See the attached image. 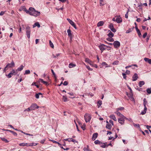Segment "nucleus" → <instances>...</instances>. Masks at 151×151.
<instances>
[{
    "label": "nucleus",
    "mask_w": 151,
    "mask_h": 151,
    "mask_svg": "<svg viewBox=\"0 0 151 151\" xmlns=\"http://www.w3.org/2000/svg\"><path fill=\"white\" fill-rule=\"evenodd\" d=\"M26 35L28 38L30 37L31 30L30 27L29 26H27L26 27Z\"/></svg>",
    "instance_id": "nucleus-1"
},
{
    "label": "nucleus",
    "mask_w": 151,
    "mask_h": 151,
    "mask_svg": "<svg viewBox=\"0 0 151 151\" xmlns=\"http://www.w3.org/2000/svg\"><path fill=\"white\" fill-rule=\"evenodd\" d=\"M84 117L85 121L86 122H89L91 119V115L87 113L85 114Z\"/></svg>",
    "instance_id": "nucleus-2"
},
{
    "label": "nucleus",
    "mask_w": 151,
    "mask_h": 151,
    "mask_svg": "<svg viewBox=\"0 0 151 151\" xmlns=\"http://www.w3.org/2000/svg\"><path fill=\"white\" fill-rule=\"evenodd\" d=\"M16 71L13 69L9 73L8 75H6V76H7L8 78H10L12 77V76L14 75H16L17 73H16Z\"/></svg>",
    "instance_id": "nucleus-3"
},
{
    "label": "nucleus",
    "mask_w": 151,
    "mask_h": 151,
    "mask_svg": "<svg viewBox=\"0 0 151 151\" xmlns=\"http://www.w3.org/2000/svg\"><path fill=\"white\" fill-rule=\"evenodd\" d=\"M113 45L115 48H117L119 47L120 45V42L117 41H114L113 43Z\"/></svg>",
    "instance_id": "nucleus-4"
},
{
    "label": "nucleus",
    "mask_w": 151,
    "mask_h": 151,
    "mask_svg": "<svg viewBox=\"0 0 151 151\" xmlns=\"http://www.w3.org/2000/svg\"><path fill=\"white\" fill-rule=\"evenodd\" d=\"M67 20L76 29H77L76 26L74 23L70 19L67 18Z\"/></svg>",
    "instance_id": "nucleus-5"
},
{
    "label": "nucleus",
    "mask_w": 151,
    "mask_h": 151,
    "mask_svg": "<svg viewBox=\"0 0 151 151\" xmlns=\"http://www.w3.org/2000/svg\"><path fill=\"white\" fill-rule=\"evenodd\" d=\"M126 117H121V118L118 119V121L119 123H120L121 124H123L124 122V119L126 118Z\"/></svg>",
    "instance_id": "nucleus-6"
},
{
    "label": "nucleus",
    "mask_w": 151,
    "mask_h": 151,
    "mask_svg": "<svg viewBox=\"0 0 151 151\" xmlns=\"http://www.w3.org/2000/svg\"><path fill=\"white\" fill-rule=\"evenodd\" d=\"M67 32L68 34V35L70 38V39L71 40V39H72L73 38V35L71 33V31L70 29H68L67 30Z\"/></svg>",
    "instance_id": "nucleus-7"
},
{
    "label": "nucleus",
    "mask_w": 151,
    "mask_h": 151,
    "mask_svg": "<svg viewBox=\"0 0 151 151\" xmlns=\"http://www.w3.org/2000/svg\"><path fill=\"white\" fill-rule=\"evenodd\" d=\"M30 107L31 109V110H34L36 108L38 109L39 107L36 104H32Z\"/></svg>",
    "instance_id": "nucleus-8"
},
{
    "label": "nucleus",
    "mask_w": 151,
    "mask_h": 151,
    "mask_svg": "<svg viewBox=\"0 0 151 151\" xmlns=\"http://www.w3.org/2000/svg\"><path fill=\"white\" fill-rule=\"evenodd\" d=\"M37 12L38 13V14H36V15L34 14H35V13H33V12L30 11H29L28 14H29L31 15L34 16L35 17H37V16H39L40 14V12L37 11Z\"/></svg>",
    "instance_id": "nucleus-9"
},
{
    "label": "nucleus",
    "mask_w": 151,
    "mask_h": 151,
    "mask_svg": "<svg viewBox=\"0 0 151 151\" xmlns=\"http://www.w3.org/2000/svg\"><path fill=\"white\" fill-rule=\"evenodd\" d=\"M116 21L117 23H120L122 22V19L120 16H119L116 19Z\"/></svg>",
    "instance_id": "nucleus-10"
},
{
    "label": "nucleus",
    "mask_w": 151,
    "mask_h": 151,
    "mask_svg": "<svg viewBox=\"0 0 151 151\" xmlns=\"http://www.w3.org/2000/svg\"><path fill=\"white\" fill-rule=\"evenodd\" d=\"M14 66V63L13 61H12L10 64L8 63L6 66V67H9L11 68Z\"/></svg>",
    "instance_id": "nucleus-11"
},
{
    "label": "nucleus",
    "mask_w": 151,
    "mask_h": 151,
    "mask_svg": "<svg viewBox=\"0 0 151 151\" xmlns=\"http://www.w3.org/2000/svg\"><path fill=\"white\" fill-rule=\"evenodd\" d=\"M137 78L138 76L137 74L136 73H134L132 77V81H135L137 79Z\"/></svg>",
    "instance_id": "nucleus-12"
},
{
    "label": "nucleus",
    "mask_w": 151,
    "mask_h": 151,
    "mask_svg": "<svg viewBox=\"0 0 151 151\" xmlns=\"http://www.w3.org/2000/svg\"><path fill=\"white\" fill-rule=\"evenodd\" d=\"M98 135V134L97 133H94L92 136V139L93 140H94L97 138Z\"/></svg>",
    "instance_id": "nucleus-13"
},
{
    "label": "nucleus",
    "mask_w": 151,
    "mask_h": 151,
    "mask_svg": "<svg viewBox=\"0 0 151 151\" xmlns=\"http://www.w3.org/2000/svg\"><path fill=\"white\" fill-rule=\"evenodd\" d=\"M128 97H129L130 99L132 101H134V99L133 97V93L132 92L131 93H129L128 96Z\"/></svg>",
    "instance_id": "nucleus-14"
},
{
    "label": "nucleus",
    "mask_w": 151,
    "mask_h": 151,
    "mask_svg": "<svg viewBox=\"0 0 151 151\" xmlns=\"http://www.w3.org/2000/svg\"><path fill=\"white\" fill-rule=\"evenodd\" d=\"M144 60L146 62L150 64H151V59H150L148 58H144Z\"/></svg>",
    "instance_id": "nucleus-15"
},
{
    "label": "nucleus",
    "mask_w": 151,
    "mask_h": 151,
    "mask_svg": "<svg viewBox=\"0 0 151 151\" xmlns=\"http://www.w3.org/2000/svg\"><path fill=\"white\" fill-rule=\"evenodd\" d=\"M115 114H116L118 116H119L121 117H124V116L122 114H121L118 111H116L114 113Z\"/></svg>",
    "instance_id": "nucleus-16"
},
{
    "label": "nucleus",
    "mask_w": 151,
    "mask_h": 151,
    "mask_svg": "<svg viewBox=\"0 0 151 151\" xmlns=\"http://www.w3.org/2000/svg\"><path fill=\"white\" fill-rule=\"evenodd\" d=\"M36 26H37L38 28H39L40 27V26L39 22H37L35 23L33 25V28H34Z\"/></svg>",
    "instance_id": "nucleus-17"
},
{
    "label": "nucleus",
    "mask_w": 151,
    "mask_h": 151,
    "mask_svg": "<svg viewBox=\"0 0 151 151\" xmlns=\"http://www.w3.org/2000/svg\"><path fill=\"white\" fill-rule=\"evenodd\" d=\"M109 117L110 118L113 119L114 121H116L117 119L115 116V115L114 114H112L110 115Z\"/></svg>",
    "instance_id": "nucleus-18"
},
{
    "label": "nucleus",
    "mask_w": 151,
    "mask_h": 151,
    "mask_svg": "<svg viewBox=\"0 0 151 151\" xmlns=\"http://www.w3.org/2000/svg\"><path fill=\"white\" fill-rule=\"evenodd\" d=\"M104 44H102L101 45L99 46L100 49L101 51L102 52L105 50V48L104 47Z\"/></svg>",
    "instance_id": "nucleus-19"
},
{
    "label": "nucleus",
    "mask_w": 151,
    "mask_h": 151,
    "mask_svg": "<svg viewBox=\"0 0 151 151\" xmlns=\"http://www.w3.org/2000/svg\"><path fill=\"white\" fill-rule=\"evenodd\" d=\"M135 29H136V30L138 33V35L139 36H141V34L140 32V31H139V30L138 29V28L137 26H135Z\"/></svg>",
    "instance_id": "nucleus-20"
},
{
    "label": "nucleus",
    "mask_w": 151,
    "mask_h": 151,
    "mask_svg": "<svg viewBox=\"0 0 151 151\" xmlns=\"http://www.w3.org/2000/svg\"><path fill=\"white\" fill-rule=\"evenodd\" d=\"M29 11H30L31 12H32L35 13V12H37V11H36L35 9L32 7H30L29 9Z\"/></svg>",
    "instance_id": "nucleus-21"
},
{
    "label": "nucleus",
    "mask_w": 151,
    "mask_h": 151,
    "mask_svg": "<svg viewBox=\"0 0 151 151\" xmlns=\"http://www.w3.org/2000/svg\"><path fill=\"white\" fill-rule=\"evenodd\" d=\"M104 24V22L103 21H101L99 22L97 24V26L100 27L102 26Z\"/></svg>",
    "instance_id": "nucleus-22"
},
{
    "label": "nucleus",
    "mask_w": 151,
    "mask_h": 151,
    "mask_svg": "<svg viewBox=\"0 0 151 151\" xmlns=\"http://www.w3.org/2000/svg\"><path fill=\"white\" fill-rule=\"evenodd\" d=\"M23 68L24 66L21 65L16 70V71H21L23 70Z\"/></svg>",
    "instance_id": "nucleus-23"
},
{
    "label": "nucleus",
    "mask_w": 151,
    "mask_h": 151,
    "mask_svg": "<svg viewBox=\"0 0 151 151\" xmlns=\"http://www.w3.org/2000/svg\"><path fill=\"white\" fill-rule=\"evenodd\" d=\"M85 61L88 63L90 65H92V62L88 58H86V59Z\"/></svg>",
    "instance_id": "nucleus-24"
},
{
    "label": "nucleus",
    "mask_w": 151,
    "mask_h": 151,
    "mask_svg": "<svg viewBox=\"0 0 151 151\" xmlns=\"http://www.w3.org/2000/svg\"><path fill=\"white\" fill-rule=\"evenodd\" d=\"M145 84V82L143 81H140L139 82V85L140 87H142L143 85Z\"/></svg>",
    "instance_id": "nucleus-25"
},
{
    "label": "nucleus",
    "mask_w": 151,
    "mask_h": 151,
    "mask_svg": "<svg viewBox=\"0 0 151 151\" xmlns=\"http://www.w3.org/2000/svg\"><path fill=\"white\" fill-rule=\"evenodd\" d=\"M147 110V108H144V110L141 112V114L144 115L145 114Z\"/></svg>",
    "instance_id": "nucleus-26"
},
{
    "label": "nucleus",
    "mask_w": 151,
    "mask_h": 151,
    "mask_svg": "<svg viewBox=\"0 0 151 151\" xmlns=\"http://www.w3.org/2000/svg\"><path fill=\"white\" fill-rule=\"evenodd\" d=\"M76 66V65L75 64H73L72 63H70L69 65V67L70 68L75 67Z\"/></svg>",
    "instance_id": "nucleus-27"
},
{
    "label": "nucleus",
    "mask_w": 151,
    "mask_h": 151,
    "mask_svg": "<svg viewBox=\"0 0 151 151\" xmlns=\"http://www.w3.org/2000/svg\"><path fill=\"white\" fill-rule=\"evenodd\" d=\"M62 99H63V100L64 102H66L68 101V99L67 98V97L65 96H63Z\"/></svg>",
    "instance_id": "nucleus-28"
},
{
    "label": "nucleus",
    "mask_w": 151,
    "mask_h": 151,
    "mask_svg": "<svg viewBox=\"0 0 151 151\" xmlns=\"http://www.w3.org/2000/svg\"><path fill=\"white\" fill-rule=\"evenodd\" d=\"M106 127L108 129H110L111 128L112 126L110 124H107Z\"/></svg>",
    "instance_id": "nucleus-29"
},
{
    "label": "nucleus",
    "mask_w": 151,
    "mask_h": 151,
    "mask_svg": "<svg viewBox=\"0 0 151 151\" xmlns=\"http://www.w3.org/2000/svg\"><path fill=\"white\" fill-rule=\"evenodd\" d=\"M68 142H74V143H75V142H78L77 141H76V140L74 139H73L72 138H69Z\"/></svg>",
    "instance_id": "nucleus-30"
},
{
    "label": "nucleus",
    "mask_w": 151,
    "mask_h": 151,
    "mask_svg": "<svg viewBox=\"0 0 151 151\" xmlns=\"http://www.w3.org/2000/svg\"><path fill=\"white\" fill-rule=\"evenodd\" d=\"M108 36L110 37H112L114 36V34L111 31L108 34Z\"/></svg>",
    "instance_id": "nucleus-31"
},
{
    "label": "nucleus",
    "mask_w": 151,
    "mask_h": 151,
    "mask_svg": "<svg viewBox=\"0 0 151 151\" xmlns=\"http://www.w3.org/2000/svg\"><path fill=\"white\" fill-rule=\"evenodd\" d=\"M143 101H144L143 104H144V108H147L146 106V105L147 103V101L145 99H144Z\"/></svg>",
    "instance_id": "nucleus-32"
},
{
    "label": "nucleus",
    "mask_w": 151,
    "mask_h": 151,
    "mask_svg": "<svg viewBox=\"0 0 151 151\" xmlns=\"http://www.w3.org/2000/svg\"><path fill=\"white\" fill-rule=\"evenodd\" d=\"M88 145L87 146V147H85L83 148V150L84 151H91L89 149Z\"/></svg>",
    "instance_id": "nucleus-33"
},
{
    "label": "nucleus",
    "mask_w": 151,
    "mask_h": 151,
    "mask_svg": "<svg viewBox=\"0 0 151 151\" xmlns=\"http://www.w3.org/2000/svg\"><path fill=\"white\" fill-rule=\"evenodd\" d=\"M51 72H52L53 75L54 76V77L55 78V81H56V80H57V77L56 76L55 74V73L54 72L53 70L52 69H51Z\"/></svg>",
    "instance_id": "nucleus-34"
},
{
    "label": "nucleus",
    "mask_w": 151,
    "mask_h": 151,
    "mask_svg": "<svg viewBox=\"0 0 151 151\" xmlns=\"http://www.w3.org/2000/svg\"><path fill=\"white\" fill-rule=\"evenodd\" d=\"M94 143L96 144H99L100 145L101 144V142L99 140H96L94 141Z\"/></svg>",
    "instance_id": "nucleus-35"
},
{
    "label": "nucleus",
    "mask_w": 151,
    "mask_h": 151,
    "mask_svg": "<svg viewBox=\"0 0 151 151\" xmlns=\"http://www.w3.org/2000/svg\"><path fill=\"white\" fill-rule=\"evenodd\" d=\"M102 104V101H99L98 102V107L99 108Z\"/></svg>",
    "instance_id": "nucleus-36"
},
{
    "label": "nucleus",
    "mask_w": 151,
    "mask_h": 151,
    "mask_svg": "<svg viewBox=\"0 0 151 151\" xmlns=\"http://www.w3.org/2000/svg\"><path fill=\"white\" fill-rule=\"evenodd\" d=\"M1 138L2 141L5 142L6 143H7L9 142V141L6 139L4 137H1Z\"/></svg>",
    "instance_id": "nucleus-37"
},
{
    "label": "nucleus",
    "mask_w": 151,
    "mask_h": 151,
    "mask_svg": "<svg viewBox=\"0 0 151 151\" xmlns=\"http://www.w3.org/2000/svg\"><path fill=\"white\" fill-rule=\"evenodd\" d=\"M107 40L110 42H113L114 41V40L113 39L110 37L109 38H107Z\"/></svg>",
    "instance_id": "nucleus-38"
},
{
    "label": "nucleus",
    "mask_w": 151,
    "mask_h": 151,
    "mask_svg": "<svg viewBox=\"0 0 151 151\" xmlns=\"http://www.w3.org/2000/svg\"><path fill=\"white\" fill-rule=\"evenodd\" d=\"M30 72L29 70H25V73H24V75L26 74H30Z\"/></svg>",
    "instance_id": "nucleus-39"
},
{
    "label": "nucleus",
    "mask_w": 151,
    "mask_h": 151,
    "mask_svg": "<svg viewBox=\"0 0 151 151\" xmlns=\"http://www.w3.org/2000/svg\"><path fill=\"white\" fill-rule=\"evenodd\" d=\"M124 109V107H121L119 108H117L116 109V110L119 111V110H122Z\"/></svg>",
    "instance_id": "nucleus-40"
},
{
    "label": "nucleus",
    "mask_w": 151,
    "mask_h": 151,
    "mask_svg": "<svg viewBox=\"0 0 151 151\" xmlns=\"http://www.w3.org/2000/svg\"><path fill=\"white\" fill-rule=\"evenodd\" d=\"M37 145V143H32L29 144L30 146H35Z\"/></svg>",
    "instance_id": "nucleus-41"
},
{
    "label": "nucleus",
    "mask_w": 151,
    "mask_h": 151,
    "mask_svg": "<svg viewBox=\"0 0 151 151\" xmlns=\"http://www.w3.org/2000/svg\"><path fill=\"white\" fill-rule=\"evenodd\" d=\"M49 44L50 46L52 48H53L54 47V45L51 42L50 40L49 41Z\"/></svg>",
    "instance_id": "nucleus-42"
},
{
    "label": "nucleus",
    "mask_w": 151,
    "mask_h": 151,
    "mask_svg": "<svg viewBox=\"0 0 151 151\" xmlns=\"http://www.w3.org/2000/svg\"><path fill=\"white\" fill-rule=\"evenodd\" d=\"M119 61L118 60H116L113 62L112 64L113 65H118L119 63Z\"/></svg>",
    "instance_id": "nucleus-43"
},
{
    "label": "nucleus",
    "mask_w": 151,
    "mask_h": 151,
    "mask_svg": "<svg viewBox=\"0 0 151 151\" xmlns=\"http://www.w3.org/2000/svg\"><path fill=\"white\" fill-rule=\"evenodd\" d=\"M109 27L110 29L114 28L113 25L112 23L110 24Z\"/></svg>",
    "instance_id": "nucleus-44"
},
{
    "label": "nucleus",
    "mask_w": 151,
    "mask_h": 151,
    "mask_svg": "<svg viewBox=\"0 0 151 151\" xmlns=\"http://www.w3.org/2000/svg\"><path fill=\"white\" fill-rule=\"evenodd\" d=\"M85 126L86 124H83V125L81 126V128L83 130H84L85 129Z\"/></svg>",
    "instance_id": "nucleus-45"
},
{
    "label": "nucleus",
    "mask_w": 151,
    "mask_h": 151,
    "mask_svg": "<svg viewBox=\"0 0 151 151\" xmlns=\"http://www.w3.org/2000/svg\"><path fill=\"white\" fill-rule=\"evenodd\" d=\"M133 125L134 127H137L138 128H140L139 125V124H135L134 123Z\"/></svg>",
    "instance_id": "nucleus-46"
},
{
    "label": "nucleus",
    "mask_w": 151,
    "mask_h": 151,
    "mask_svg": "<svg viewBox=\"0 0 151 151\" xmlns=\"http://www.w3.org/2000/svg\"><path fill=\"white\" fill-rule=\"evenodd\" d=\"M147 91L149 94H150L151 93V90L150 88H148L147 89Z\"/></svg>",
    "instance_id": "nucleus-47"
},
{
    "label": "nucleus",
    "mask_w": 151,
    "mask_h": 151,
    "mask_svg": "<svg viewBox=\"0 0 151 151\" xmlns=\"http://www.w3.org/2000/svg\"><path fill=\"white\" fill-rule=\"evenodd\" d=\"M26 9V7L24 6H22L21 7V8L20 10H23L25 11V10Z\"/></svg>",
    "instance_id": "nucleus-48"
},
{
    "label": "nucleus",
    "mask_w": 151,
    "mask_h": 151,
    "mask_svg": "<svg viewBox=\"0 0 151 151\" xmlns=\"http://www.w3.org/2000/svg\"><path fill=\"white\" fill-rule=\"evenodd\" d=\"M31 110V109L30 108V107L29 108H28L27 109H26L24 110V111H29Z\"/></svg>",
    "instance_id": "nucleus-49"
},
{
    "label": "nucleus",
    "mask_w": 151,
    "mask_h": 151,
    "mask_svg": "<svg viewBox=\"0 0 151 151\" xmlns=\"http://www.w3.org/2000/svg\"><path fill=\"white\" fill-rule=\"evenodd\" d=\"M104 0H100V6H103L104 5V4L102 3Z\"/></svg>",
    "instance_id": "nucleus-50"
},
{
    "label": "nucleus",
    "mask_w": 151,
    "mask_h": 151,
    "mask_svg": "<svg viewBox=\"0 0 151 151\" xmlns=\"http://www.w3.org/2000/svg\"><path fill=\"white\" fill-rule=\"evenodd\" d=\"M60 55L59 54H56V55H55L54 54H52V56L54 58H56L57 57H58Z\"/></svg>",
    "instance_id": "nucleus-51"
},
{
    "label": "nucleus",
    "mask_w": 151,
    "mask_h": 151,
    "mask_svg": "<svg viewBox=\"0 0 151 151\" xmlns=\"http://www.w3.org/2000/svg\"><path fill=\"white\" fill-rule=\"evenodd\" d=\"M86 68L89 70H92V69L89 66L86 65Z\"/></svg>",
    "instance_id": "nucleus-52"
},
{
    "label": "nucleus",
    "mask_w": 151,
    "mask_h": 151,
    "mask_svg": "<svg viewBox=\"0 0 151 151\" xmlns=\"http://www.w3.org/2000/svg\"><path fill=\"white\" fill-rule=\"evenodd\" d=\"M122 75L123 76V78L125 79H126V74L125 73H122Z\"/></svg>",
    "instance_id": "nucleus-53"
},
{
    "label": "nucleus",
    "mask_w": 151,
    "mask_h": 151,
    "mask_svg": "<svg viewBox=\"0 0 151 151\" xmlns=\"http://www.w3.org/2000/svg\"><path fill=\"white\" fill-rule=\"evenodd\" d=\"M129 12V10H128V11L126 13V14L125 15V17L126 18H128V14Z\"/></svg>",
    "instance_id": "nucleus-54"
},
{
    "label": "nucleus",
    "mask_w": 151,
    "mask_h": 151,
    "mask_svg": "<svg viewBox=\"0 0 151 151\" xmlns=\"http://www.w3.org/2000/svg\"><path fill=\"white\" fill-rule=\"evenodd\" d=\"M19 145L20 146H25V143H20L19 144Z\"/></svg>",
    "instance_id": "nucleus-55"
},
{
    "label": "nucleus",
    "mask_w": 151,
    "mask_h": 151,
    "mask_svg": "<svg viewBox=\"0 0 151 151\" xmlns=\"http://www.w3.org/2000/svg\"><path fill=\"white\" fill-rule=\"evenodd\" d=\"M147 35V32L145 33L143 35V37L144 38H145Z\"/></svg>",
    "instance_id": "nucleus-56"
},
{
    "label": "nucleus",
    "mask_w": 151,
    "mask_h": 151,
    "mask_svg": "<svg viewBox=\"0 0 151 151\" xmlns=\"http://www.w3.org/2000/svg\"><path fill=\"white\" fill-rule=\"evenodd\" d=\"M68 84V82L67 81H65L64 82V83H63V84L64 86H66V85H67Z\"/></svg>",
    "instance_id": "nucleus-57"
},
{
    "label": "nucleus",
    "mask_w": 151,
    "mask_h": 151,
    "mask_svg": "<svg viewBox=\"0 0 151 151\" xmlns=\"http://www.w3.org/2000/svg\"><path fill=\"white\" fill-rule=\"evenodd\" d=\"M44 84H45L46 86H48L49 84L46 81H44V83H43Z\"/></svg>",
    "instance_id": "nucleus-58"
},
{
    "label": "nucleus",
    "mask_w": 151,
    "mask_h": 151,
    "mask_svg": "<svg viewBox=\"0 0 151 151\" xmlns=\"http://www.w3.org/2000/svg\"><path fill=\"white\" fill-rule=\"evenodd\" d=\"M12 133L14 136H17V134L14 132L13 131V132H12Z\"/></svg>",
    "instance_id": "nucleus-59"
},
{
    "label": "nucleus",
    "mask_w": 151,
    "mask_h": 151,
    "mask_svg": "<svg viewBox=\"0 0 151 151\" xmlns=\"http://www.w3.org/2000/svg\"><path fill=\"white\" fill-rule=\"evenodd\" d=\"M111 30L114 32H116V30L114 28L111 29Z\"/></svg>",
    "instance_id": "nucleus-60"
},
{
    "label": "nucleus",
    "mask_w": 151,
    "mask_h": 151,
    "mask_svg": "<svg viewBox=\"0 0 151 151\" xmlns=\"http://www.w3.org/2000/svg\"><path fill=\"white\" fill-rule=\"evenodd\" d=\"M125 73L127 74H129L130 73V72L129 70H127Z\"/></svg>",
    "instance_id": "nucleus-61"
},
{
    "label": "nucleus",
    "mask_w": 151,
    "mask_h": 151,
    "mask_svg": "<svg viewBox=\"0 0 151 151\" xmlns=\"http://www.w3.org/2000/svg\"><path fill=\"white\" fill-rule=\"evenodd\" d=\"M102 65L104 66V65H107V64L105 62H103L102 63Z\"/></svg>",
    "instance_id": "nucleus-62"
},
{
    "label": "nucleus",
    "mask_w": 151,
    "mask_h": 151,
    "mask_svg": "<svg viewBox=\"0 0 151 151\" xmlns=\"http://www.w3.org/2000/svg\"><path fill=\"white\" fill-rule=\"evenodd\" d=\"M35 97L37 99H39V95H38V94H37V93H36L35 95Z\"/></svg>",
    "instance_id": "nucleus-63"
},
{
    "label": "nucleus",
    "mask_w": 151,
    "mask_h": 151,
    "mask_svg": "<svg viewBox=\"0 0 151 151\" xmlns=\"http://www.w3.org/2000/svg\"><path fill=\"white\" fill-rule=\"evenodd\" d=\"M109 122L112 125H114L113 122V121L112 120H109Z\"/></svg>",
    "instance_id": "nucleus-64"
}]
</instances>
